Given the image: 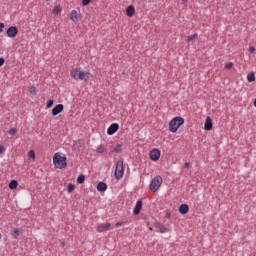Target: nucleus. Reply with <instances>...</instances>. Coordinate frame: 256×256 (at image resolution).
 Instances as JSON below:
<instances>
[{
    "instance_id": "nucleus-1",
    "label": "nucleus",
    "mask_w": 256,
    "mask_h": 256,
    "mask_svg": "<svg viewBox=\"0 0 256 256\" xmlns=\"http://www.w3.org/2000/svg\"><path fill=\"white\" fill-rule=\"evenodd\" d=\"M70 75L75 81H89L91 79V73L81 70V68H74L70 71Z\"/></svg>"
},
{
    "instance_id": "nucleus-2",
    "label": "nucleus",
    "mask_w": 256,
    "mask_h": 256,
    "mask_svg": "<svg viewBox=\"0 0 256 256\" xmlns=\"http://www.w3.org/2000/svg\"><path fill=\"white\" fill-rule=\"evenodd\" d=\"M53 163L56 169H65L67 167V156L57 152L53 156Z\"/></svg>"
},
{
    "instance_id": "nucleus-3",
    "label": "nucleus",
    "mask_w": 256,
    "mask_h": 256,
    "mask_svg": "<svg viewBox=\"0 0 256 256\" xmlns=\"http://www.w3.org/2000/svg\"><path fill=\"white\" fill-rule=\"evenodd\" d=\"M185 123V120L179 116L173 118L169 122V131L171 133H177L178 129Z\"/></svg>"
},
{
    "instance_id": "nucleus-4",
    "label": "nucleus",
    "mask_w": 256,
    "mask_h": 256,
    "mask_svg": "<svg viewBox=\"0 0 256 256\" xmlns=\"http://www.w3.org/2000/svg\"><path fill=\"white\" fill-rule=\"evenodd\" d=\"M124 174H125V168L123 167V160H118L116 162L114 177L115 179H117V181H121V179H123Z\"/></svg>"
},
{
    "instance_id": "nucleus-5",
    "label": "nucleus",
    "mask_w": 256,
    "mask_h": 256,
    "mask_svg": "<svg viewBox=\"0 0 256 256\" xmlns=\"http://www.w3.org/2000/svg\"><path fill=\"white\" fill-rule=\"evenodd\" d=\"M161 185H163V178L161 176H156L151 180L150 189L151 191H159Z\"/></svg>"
},
{
    "instance_id": "nucleus-6",
    "label": "nucleus",
    "mask_w": 256,
    "mask_h": 256,
    "mask_svg": "<svg viewBox=\"0 0 256 256\" xmlns=\"http://www.w3.org/2000/svg\"><path fill=\"white\" fill-rule=\"evenodd\" d=\"M149 157L151 159V161H159L160 157H161V150L154 148L149 152Z\"/></svg>"
},
{
    "instance_id": "nucleus-7",
    "label": "nucleus",
    "mask_w": 256,
    "mask_h": 256,
    "mask_svg": "<svg viewBox=\"0 0 256 256\" xmlns=\"http://www.w3.org/2000/svg\"><path fill=\"white\" fill-rule=\"evenodd\" d=\"M19 33V29L16 26H10L7 31H6V35L7 37H9L10 39H13L15 37H17V34Z\"/></svg>"
},
{
    "instance_id": "nucleus-8",
    "label": "nucleus",
    "mask_w": 256,
    "mask_h": 256,
    "mask_svg": "<svg viewBox=\"0 0 256 256\" xmlns=\"http://www.w3.org/2000/svg\"><path fill=\"white\" fill-rule=\"evenodd\" d=\"M110 229H111V223L106 222V223L99 224L96 231L98 233H105V231H109Z\"/></svg>"
},
{
    "instance_id": "nucleus-9",
    "label": "nucleus",
    "mask_w": 256,
    "mask_h": 256,
    "mask_svg": "<svg viewBox=\"0 0 256 256\" xmlns=\"http://www.w3.org/2000/svg\"><path fill=\"white\" fill-rule=\"evenodd\" d=\"M119 131V124L113 123L107 129V135H115Z\"/></svg>"
},
{
    "instance_id": "nucleus-10",
    "label": "nucleus",
    "mask_w": 256,
    "mask_h": 256,
    "mask_svg": "<svg viewBox=\"0 0 256 256\" xmlns=\"http://www.w3.org/2000/svg\"><path fill=\"white\" fill-rule=\"evenodd\" d=\"M63 109H65V106L63 104H57L53 109H52V115L53 117H57L59 113H63Z\"/></svg>"
},
{
    "instance_id": "nucleus-11",
    "label": "nucleus",
    "mask_w": 256,
    "mask_h": 256,
    "mask_svg": "<svg viewBox=\"0 0 256 256\" xmlns=\"http://www.w3.org/2000/svg\"><path fill=\"white\" fill-rule=\"evenodd\" d=\"M141 209H143V202L138 200L133 210L134 215H139V213H141Z\"/></svg>"
},
{
    "instance_id": "nucleus-12",
    "label": "nucleus",
    "mask_w": 256,
    "mask_h": 256,
    "mask_svg": "<svg viewBox=\"0 0 256 256\" xmlns=\"http://www.w3.org/2000/svg\"><path fill=\"white\" fill-rule=\"evenodd\" d=\"M204 129L205 131H211L213 129V121L211 120V117H207L204 123Z\"/></svg>"
},
{
    "instance_id": "nucleus-13",
    "label": "nucleus",
    "mask_w": 256,
    "mask_h": 256,
    "mask_svg": "<svg viewBox=\"0 0 256 256\" xmlns=\"http://www.w3.org/2000/svg\"><path fill=\"white\" fill-rule=\"evenodd\" d=\"M155 227L158 231V233H169V228L165 227V225L161 223H156Z\"/></svg>"
},
{
    "instance_id": "nucleus-14",
    "label": "nucleus",
    "mask_w": 256,
    "mask_h": 256,
    "mask_svg": "<svg viewBox=\"0 0 256 256\" xmlns=\"http://www.w3.org/2000/svg\"><path fill=\"white\" fill-rule=\"evenodd\" d=\"M179 213H181L182 215H187V213H189V205H187V204L180 205Z\"/></svg>"
},
{
    "instance_id": "nucleus-15",
    "label": "nucleus",
    "mask_w": 256,
    "mask_h": 256,
    "mask_svg": "<svg viewBox=\"0 0 256 256\" xmlns=\"http://www.w3.org/2000/svg\"><path fill=\"white\" fill-rule=\"evenodd\" d=\"M126 15L128 17H133V15H135V7L133 5H130L126 8Z\"/></svg>"
},
{
    "instance_id": "nucleus-16",
    "label": "nucleus",
    "mask_w": 256,
    "mask_h": 256,
    "mask_svg": "<svg viewBox=\"0 0 256 256\" xmlns=\"http://www.w3.org/2000/svg\"><path fill=\"white\" fill-rule=\"evenodd\" d=\"M97 191H100L101 193H104V191H107V184L105 182H99L97 184Z\"/></svg>"
},
{
    "instance_id": "nucleus-17",
    "label": "nucleus",
    "mask_w": 256,
    "mask_h": 256,
    "mask_svg": "<svg viewBox=\"0 0 256 256\" xmlns=\"http://www.w3.org/2000/svg\"><path fill=\"white\" fill-rule=\"evenodd\" d=\"M70 19L73 23H76L77 19H79V14H77V10H73L70 14Z\"/></svg>"
},
{
    "instance_id": "nucleus-18",
    "label": "nucleus",
    "mask_w": 256,
    "mask_h": 256,
    "mask_svg": "<svg viewBox=\"0 0 256 256\" xmlns=\"http://www.w3.org/2000/svg\"><path fill=\"white\" fill-rule=\"evenodd\" d=\"M247 81L249 83H253V81H255V73L254 72H250L248 75H247Z\"/></svg>"
},
{
    "instance_id": "nucleus-19",
    "label": "nucleus",
    "mask_w": 256,
    "mask_h": 256,
    "mask_svg": "<svg viewBox=\"0 0 256 256\" xmlns=\"http://www.w3.org/2000/svg\"><path fill=\"white\" fill-rule=\"evenodd\" d=\"M121 151H122L121 144H117L116 146H114L112 153H121Z\"/></svg>"
},
{
    "instance_id": "nucleus-20",
    "label": "nucleus",
    "mask_w": 256,
    "mask_h": 256,
    "mask_svg": "<svg viewBox=\"0 0 256 256\" xmlns=\"http://www.w3.org/2000/svg\"><path fill=\"white\" fill-rule=\"evenodd\" d=\"M17 185H19V183L17 182V180H12L9 183V189H17Z\"/></svg>"
},
{
    "instance_id": "nucleus-21",
    "label": "nucleus",
    "mask_w": 256,
    "mask_h": 256,
    "mask_svg": "<svg viewBox=\"0 0 256 256\" xmlns=\"http://www.w3.org/2000/svg\"><path fill=\"white\" fill-rule=\"evenodd\" d=\"M77 183H79L80 185L85 183V175H79L77 178Z\"/></svg>"
},
{
    "instance_id": "nucleus-22",
    "label": "nucleus",
    "mask_w": 256,
    "mask_h": 256,
    "mask_svg": "<svg viewBox=\"0 0 256 256\" xmlns=\"http://www.w3.org/2000/svg\"><path fill=\"white\" fill-rule=\"evenodd\" d=\"M12 237H13L14 239H18V237H19V229L15 228V229L13 230V232H12Z\"/></svg>"
},
{
    "instance_id": "nucleus-23",
    "label": "nucleus",
    "mask_w": 256,
    "mask_h": 256,
    "mask_svg": "<svg viewBox=\"0 0 256 256\" xmlns=\"http://www.w3.org/2000/svg\"><path fill=\"white\" fill-rule=\"evenodd\" d=\"M97 153H105V147L103 145H98Z\"/></svg>"
},
{
    "instance_id": "nucleus-24",
    "label": "nucleus",
    "mask_w": 256,
    "mask_h": 256,
    "mask_svg": "<svg viewBox=\"0 0 256 256\" xmlns=\"http://www.w3.org/2000/svg\"><path fill=\"white\" fill-rule=\"evenodd\" d=\"M195 39H197V34L188 36L187 41H188V43H191V41H193Z\"/></svg>"
},
{
    "instance_id": "nucleus-25",
    "label": "nucleus",
    "mask_w": 256,
    "mask_h": 256,
    "mask_svg": "<svg viewBox=\"0 0 256 256\" xmlns=\"http://www.w3.org/2000/svg\"><path fill=\"white\" fill-rule=\"evenodd\" d=\"M53 13H55V15H59V13H61V7L55 6L54 10H53Z\"/></svg>"
},
{
    "instance_id": "nucleus-26",
    "label": "nucleus",
    "mask_w": 256,
    "mask_h": 256,
    "mask_svg": "<svg viewBox=\"0 0 256 256\" xmlns=\"http://www.w3.org/2000/svg\"><path fill=\"white\" fill-rule=\"evenodd\" d=\"M73 191H75V185L68 184V193H73Z\"/></svg>"
},
{
    "instance_id": "nucleus-27",
    "label": "nucleus",
    "mask_w": 256,
    "mask_h": 256,
    "mask_svg": "<svg viewBox=\"0 0 256 256\" xmlns=\"http://www.w3.org/2000/svg\"><path fill=\"white\" fill-rule=\"evenodd\" d=\"M28 157H29L30 159H35V151L30 150L29 153H28Z\"/></svg>"
},
{
    "instance_id": "nucleus-28",
    "label": "nucleus",
    "mask_w": 256,
    "mask_h": 256,
    "mask_svg": "<svg viewBox=\"0 0 256 256\" xmlns=\"http://www.w3.org/2000/svg\"><path fill=\"white\" fill-rule=\"evenodd\" d=\"M46 107H47V109H51V107H53V100H48L47 101V104H46Z\"/></svg>"
},
{
    "instance_id": "nucleus-29",
    "label": "nucleus",
    "mask_w": 256,
    "mask_h": 256,
    "mask_svg": "<svg viewBox=\"0 0 256 256\" xmlns=\"http://www.w3.org/2000/svg\"><path fill=\"white\" fill-rule=\"evenodd\" d=\"M225 69H233V62H228L225 64Z\"/></svg>"
},
{
    "instance_id": "nucleus-30",
    "label": "nucleus",
    "mask_w": 256,
    "mask_h": 256,
    "mask_svg": "<svg viewBox=\"0 0 256 256\" xmlns=\"http://www.w3.org/2000/svg\"><path fill=\"white\" fill-rule=\"evenodd\" d=\"M89 3H91V0H82L83 7H87V5H89Z\"/></svg>"
},
{
    "instance_id": "nucleus-31",
    "label": "nucleus",
    "mask_w": 256,
    "mask_h": 256,
    "mask_svg": "<svg viewBox=\"0 0 256 256\" xmlns=\"http://www.w3.org/2000/svg\"><path fill=\"white\" fill-rule=\"evenodd\" d=\"M29 92L32 93L33 95H35V94L37 93V88H35V87L32 86V87L29 89Z\"/></svg>"
},
{
    "instance_id": "nucleus-32",
    "label": "nucleus",
    "mask_w": 256,
    "mask_h": 256,
    "mask_svg": "<svg viewBox=\"0 0 256 256\" xmlns=\"http://www.w3.org/2000/svg\"><path fill=\"white\" fill-rule=\"evenodd\" d=\"M8 133H9V135H15V133H17V129L12 128V129L9 130Z\"/></svg>"
},
{
    "instance_id": "nucleus-33",
    "label": "nucleus",
    "mask_w": 256,
    "mask_h": 256,
    "mask_svg": "<svg viewBox=\"0 0 256 256\" xmlns=\"http://www.w3.org/2000/svg\"><path fill=\"white\" fill-rule=\"evenodd\" d=\"M3 29H5V23L0 22V33H3Z\"/></svg>"
},
{
    "instance_id": "nucleus-34",
    "label": "nucleus",
    "mask_w": 256,
    "mask_h": 256,
    "mask_svg": "<svg viewBox=\"0 0 256 256\" xmlns=\"http://www.w3.org/2000/svg\"><path fill=\"white\" fill-rule=\"evenodd\" d=\"M5 65V58H0V67H3Z\"/></svg>"
},
{
    "instance_id": "nucleus-35",
    "label": "nucleus",
    "mask_w": 256,
    "mask_h": 256,
    "mask_svg": "<svg viewBox=\"0 0 256 256\" xmlns=\"http://www.w3.org/2000/svg\"><path fill=\"white\" fill-rule=\"evenodd\" d=\"M123 225H124V222H117L115 224V227H123Z\"/></svg>"
},
{
    "instance_id": "nucleus-36",
    "label": "nucleus",
    "mask_w": 256,
    "mask_h": 256,
    "mask_svg": "<svg viewBox=\"0 0 256 256\" xmlns=\"http://www.w3.org/2000/svg\"><path fill=\"white\" fill-rule=\"evenodd\" d=\"M166 219H171V213L169 211L166 212L165 214Z\"/></svg>"
},
{
    "instance_id": "nucleus-37",
    "label": "nucleus",
    "mask_w": 256,
    "mask_h": 256,
    "mask_svg": "<svg viewBox=\"0 0 256 256\" xmlns=\"http://www.w3.org/2000/svg\"><path fill=\"white\" fill-rule=\"evenodd\" d=\"M190 166H191V164H190L189 162H186V163L184 164V168H185V169H189Z\"/></svg>"
},
{
    "instance_id": "nucleus-38",
    "label": "nucleus",
    "mask_w": 256,
    "mask_h": 256,
    "mask_svg": "<svg viewBox=\"0 0 256 256\" xmlns=\"http://www.w3.org/2000/svg\"><path fill=\"white\" fill-rule=\"evenodd\" d=\"M254 51H255V47L251 46V47L249 48V52H250V53H254Z\"/></svg>"
},
{
    "instance_id": "nucleus-39",
    "label": "nucleus",
    "mask_w": 256,
    "mask_h": 256,
    "mask_svg": "<svg viewBox=\"0 0 256 256\" xmlns=\"http://www.w3.org/2000/svg\"><path fill=\"white\" fill-rule=\"evenodd\" d=\"M3 146L0 145V153H3Z\"/></svg>"
},
{
    "instance_id": "nucleus-40",
    "label": "nucleus",
    "mask_w": 256,
    "mask_h": 256,
    "mask_svg": "<svg viewBox=\"0 0 256 256\" xmlns=\"http://www.w3.org/2000/svg\"><path fill=\"white\" fill-rule=\"evenodd\" d=\"M61 246H62V247H65V242H61Z\"/></svg>"
},
{
    "instance_id": "nucleus-41",
    "label": "nucleus",
    "mask_w": 256,
    "mask_h": 256,
    "mask_svg": "<svg viewBox=\"0 0 256 256\" xmlns=\"http://www.w3.org/2000/svg\"><path fill=\"white\" fill-rule=\"evenodd\" d=\"M182 3H183V4L187 3V0H182Z\"/></svg>"
},
{
    "instance_id": "nucleus-42",
    "label": "nucleus",
    "mask_w": 256,
    "mask_h": 256,
    "mask_svg": "<svg viewBox=\"0 0 256 256\" xmlns=\"http://www.w3.org/2000/svg\"><path fill=\"white\" fill-rule=\"evenodd\" d=\"M150 231H153V228H150Z\"/></svg>"
},
{
    "instance_id": "nucleus-43",
    "label": "nucleus",
    "mask_w": 256,
    "mask_h": 256,
    "mask_svg": "<svg viewBox=\"0 0 256 256\" xmlns=\"http://www.w3.org/2000/svg\"><path fill=\"white\" fill-rule=\"evenodd\" d=\"M0 239H1V233H0Z\"/></svg>"
},
{
    "instance_id": "nucleus-44",
    "label": "nucleus",
    "mask_w": 256,
    "mask_h": 256,
    "mask_svg": "<svg viewBox=\"0 0 256 256\" xmlns=\"http://www.w3.org/2000/svg\"><path fill=\"white\" fill-rule=\"evenodd\" d=\"M46 1H49V0H46Z\"/></svg>"
}]
</instances>
